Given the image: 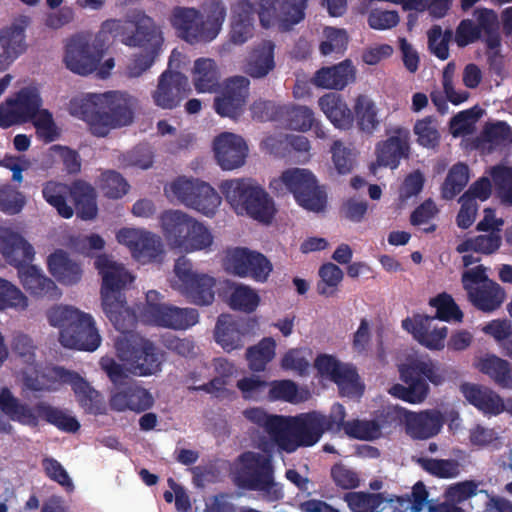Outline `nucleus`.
I'll return each instance as SVG.
<instances>
[{
  "instance_id": "45",
  "label": "nucleus",
  "mask_w": 512,
  "mask_h": 512,
  "mask_svg": "<svg viewBox=\"0 0 512 512\" xmlns=\"http://www.w3.org/2000/svg\"><path fill=\"white\" fill-rule=\"evenodd\" d=\"M475 237H470L459 243L456 251L460 254L475 252L483 255H491L499 250L502 244V234L485 232Z\"/></svg>"
},
{
  "instance_id": "36",
  "label": "nucleus",
  "mask_w": 512,
  "mask_h": 512,
  "mask_svg": "<svg viewBox=\"0 0 512 512\" xmlns=\"http://www.w3.org/2000/svg\"><path fill=\"white\" fill-rule=\"evenodd\" d=\"M318 103L320 109L336 128L348 130L352 127L354 115L339 94L327 93L319 98Z\"/></svg>"
},
{
  "instance_id": "32",
  "label": "nucleus",
  "mask_w": 512,
  "mask_h": 512,
  "mask_svg": "<svg viewBox=\"0 0 512 512\" xmlns=\"http://www.w3.org/2000/svg\"><path fill=\"white\" fill-rule=\"evenodd\" d=\"M193 221L194 218L179 210H168L161 214L162 232L171 247L181 248Z\"/></svg>"
},
{
  "instance_id": "23",
  "label": "nucleus",
  "mask_w": 512,
  "mask_h": 512,
  "mask_svg": "<svg viewBox=\"0 0 512 512\" xmlns=\"http://www.w3.org/2000/svg\"><path fill=\"white\" fill-rule=\"evenodd\" d=\"M435 317L429 315L415 314L412 318L402 320V327L411 333L419 344L429 350L439 351L445 346V339L448 335L446 326L436 327L433 325Z\"/></svg>"
},
{
  "instance_id": "14",
  "label": "nucleus",
  "mask_w": 512,
  "mask_h": 512,
  "mask_svg": "<svg viewBox=\"0 0 512 512\" xmlns=\"http://www.w3.org/2000/svg\"><path fill=\"white\" fill-rule=\"evenodd\" d=\"M159 293L150 290L146 294V305L141 311L142 320L148 324L185 330L194 326L199 321V313L194 308H180L177 306L154 303L158 300Z\"/></svg>"
},
{
  "instance_id": "31",
  "label": "nucleus",
  "mask_w": 512,
  "mask_h": 512,
  "mask_svg": "<svg viewBox=\"0 0 512 512\" xmlns=\"http://www.w3.org/2000/svg\"><path fill=\"white\" fill-rule=\"evenodd\" d=\"M100 365L113 384L111 396L112 408L118 411L126 410L128 407V394L126 390L128 376L126 364H120L110 357H103L100 361Z\"/></svg>"
},
{
  "instance_id": "26",
  "label": "nucleus",
  "mask_w": 512,
  "mask_h": 512,
  "mask_svg": "<svg viewBox=\"0 0 512 512\" xmlns=\"http://www.w3.org/2000/svg\"><path fill=\"white\" fill-rule=\"evenodd\" d=\"M324 431L321 426V420L318 418V412L302 414L291 419L290 424V444L294 451L299 446L310 447L316 444Z\"/></svg>"
},
{
  "instance_id": "62",
  "label": "nucleus",
  "mask_w": 512,
  "mask_h": 512,
  "mask_svg": "<svg viewBox=\"0 0 512 512\" xmlns=\"http://www.w3.org/2000/svg\"><path fill=\"white\" fill-rule=\"evenodd\" d=\"M413 132L417 136V143L424 148H435L439 145L440 133L437 128V122L432 116H426L417 120L413 127Z\"/></svg>"
},
{
  "instance_id": "16",
  "label": "nucleus",
  "mask_w": 512,
  "mask_h": 512,
  "mask_svg": "<svg viewBox=\"0 0 512 512\" xmlns=\"http://www.w3.org/2000/svg\"><path fill=\"white\" fill-rule=\"evenodd\" d=\"M225 266L230 273L242 278L250 277L257 282H265L272 271V264L266 256L245 247L229 251Z\"/></svg>"
},
{
  "instance_id": "63",
  "label": "nucleus",
  "mask_w": 512,
  "mask_h": 512,
  "mask_svg": "<svg viewBox=\"0 0 512 512\" xmlns=\"http://www.w3.org/2000/svg\"><path fill=\"white\" fill-rule=\"evenodd\" d=\"M318 273L321 281L317 284V292L326 297L333 296L343 279V271L336 264L328 262L320 267Z\"/></svg>"
},
{
  "instance_id": "61",
  "label": "nucleus",
  "mask_w": 512,
  "mask_h": 512,
  "mask_svg": "<svg viewBox=\"0 0 512 512\" xmlns=\"http://www.w3.org/2000/svg\"><path fill=\"white\" fill-rule=\"evenodd\" d=\"M212 243L213 236L210 230L194 219L189 235L182 242L180 249L186 252L200 251L210 248Z\"/></svg>"
},
{
  "instance_id": "10",
  "label": "nucleus",
  "mask_w": 512,
  "mask_h": 512,
  "mask_svg": "<svg viewBox=\"0 0 512 512\" xmlns=\"http://www.w3.org/2000/svg\"><path fill=\"white\" fill-rule=\"evenodd\" d=\"M400 379L404 384L396 383L389 393L410 404L422 403L429 394L427 381L439 385L444 377L431 360H412L399 367Z\"/></svg>"
},
{
  "instance_id": "43",
  "label": "nucleus",
  "mask_w": 512,
  "mask_h": 512,
  "mask_svg": "<svg viewBox=\"0 0 512 512\" xmlns=\"http://www.w3.org/2000/svg\"><path fill=\"white\" fill-rule=\"evenodd\" d=\"M193 84L198 93H213L220 87L219 72L214 60L199 58L194 63Z\"/></svg>"
},
{
  "instance_id": "25",
  "label": "nucleus",
  "mask_w": 512,
  "mask_h": 512,
  "mask_svg": "<svg viewBox=\"0 0 512 512\" xmlns=\"http://www.w3.org/2000/svg\"><path fill=\"white\" fill-rule=\"evenodd\" d=\"M443 423V416L438 410L407 411L405 432L414 440H427L440 432Z\"/></svg>"
},
{
  "instance_id": "41",
  "label": "nucleus",
  "mask_w": 512,
  "mask_h": 512,
  "mask_svg": "<svg viewBox=\"0 0 512 512\" xmlns=\"http://www.w3.org/2000/svg\"><path fill=\"white\" fill-rule=\"evenodd\" d=\"M279 121L290 130L307 132L315 124V115L312 109L302 105H283L278 109Z\"/></svg>"
},
{
  "instance_id": "17",
  "label": "nucleus",
  "mask_w": 512,
  "mask_h": 512,
  "mask_svg": "<svg viewBox=\"0 0 512 512\" xmlns=\"http://www.w3.org/2000/svg\"><path fill=\"white\" fill-rule=\"evenodd\" d=\"M410 131L404 127L392 128L388 137L376 144V161L371 163L370 170L375 173L377 167L396 169L402 159L410 156Z\"/></svg>"
},
{
  "instance_id": "5",
  "label": "nucleus",
  "mask_w": 512,
  "mask_h": 512,
  "mask_svg": "<svg viewBox=\"0 0 512 512\" xmlns=\"http://www.w3.org/2000/svg\"><path fill=\"white\" fill-rule=\"evenodd\" d=\"M219 189L237 213H246L263 223L273 219L276 212L274 202L256 181L250 178L224 180Z\"/></svg>"
},
{
  "instance_id": "56",
  "label": "nucleus",
  "mask_w": 512,
  "mask_h": 512,
  "mask_svg": "<svg viewBox=\"0 0 512 512\" xmlns=\"http://www.w3.org/2000/svg\"><path fill=\"white\" fill-rule=\"evenodd\" d=\"M429 305L436 309V314L433 316L435 320L438 319L445 322H461L463 320V312L453 297L446 292L430 298Z\"/></svg>"
},
{
  "instance_id": "44",
  "label": "nucleus",
  "mask_w": 512,
  "mask_h": 512,
  "mask_svg": "<svg viewBox=\"0 0 512 512\" xmlns=\"http://www.w3.org/2000/svg\"><path fill=\"white\" fill-rule=\"evenodd\" d=\"M482 481L476 480H465L461 482H457L451 486L446 491V497L449 501L455 502L457 504H461L464 501L471 499L474 496H478L480 494L485 497V504L490 506L492 503L498 505L500 502L499 498L491 496L488 494L486 490L480 489L479 486L482 485Z\"/></svg>"
},
{
  "instance_id": "12",
  "label": "nucleus",
  "mask_w": 512,
  "mask_h": 512,
  "mask_svg": "<svg viewBox=\"0 0 512 512\" xmlns=\"http://www.w3.org/2000/svg\"><path fill=\"white\" fill-rule=\"evenodd\" d=\"M283 184L303 208L319 212L326 207V192L318 185L315 175L308 169L290 168L282 172L279 180L271 182L274 189Z\"/></svg>"
},
{
  "instance_id": "29",
  "label": "nucleus",
  "mask_w": 512,
  "mask_h": 512,
  "mask_svg": "<svg viewBox=\"0 0 512 512\" xmlns=\"http://www.w3.org/2000/svg\"><path fill=\"white\" fill-rule=\"evenodd\" d=\"M130 252L141 264L157 261L163 253L161 238L145 230L130 228Z\"/></svg>"
},
{
  "instance_id": "2",
  "label": "nucleus",
  "mask_w": 512,
  "mask_h": 512,
  "mask_svg": "<svg viewBox=\"0 0 512 512\" xmlns=\"http://www.w3.org/2000/svg\"><path fill=\"white\" fill-rule=\"evenodd\" d=\"M226 15L227 8L222 0H205L200 9L175 7L171 24L185 42L209 43L219 35Z\"/></svg>"
},
{
  "instance_id": "40",
  "label": "nucleus",
  "mask_w": 512,
  "mask_h": 512,
  "mask_svg": "<svg viewBox=\"0 0 512 512\" xmlns=\"http://www.w3.org/2000/svg\"><path fill=\"white\" fill-rule=\"evenodd\" d=\"M215 341L227 352L244 346V332L230 316L220 315L215 326Z\"/></svg>"
},
{
  "instance_id": "27",
  "label": "nucleus",
  "mask_w": 512,
  "mask_h": 512,
  "mask_svg": "<svg viewBox=\"0 0 512 512\" xmlns=\"http://www.w3.org/2000/svg\"><path fill=\"white\" fill-rule=\"evenodd\" d=\"M230 40L241 45L252 38L256 9L250 0H238L231 8Z\"/></svg>"
},
{
  "instance_id": "33",
  "label": "nucleus",
  "mask_w": 512,
  "mask_h": 512,
  "mask_svg": "<svg viewBox=\"0 0 512 512\" xmlns=\"http://www.w3.org/2000/svg\"><path fill=\"white\" fill-rule=\"evenodd\" d=\"M355 79V69L348 59L331 67H322L314 77L313 83L317 87L342 90Z\"/></svg>"
},
{
  "instance_id": "28",
  "label": "nucleus",
  "mask_w": 512,
  "mask_h": 512,
  "mask_svg": "<svg viewBox=\"0 0 512 512\" xmlns=\"http://www.w3.org/2000/svg\"><path fill=\"white\" fill-rule=\"evenodd\" d=\"M0 252L5 260L17 267L30 261L34 256L32 246L17 232L0 227Z\"/></svg>"
},
{
  "instance_id": "53",
  "label": "nucleus",
  "mask_w": 512,
  "mask_h": 512,
  "mask_svg": "<svg viewBox=\"0 0 512 512\" xmlns=\"http://www.w3.org/2000/svg\"><path fill=\"white\" fill-rule=\"evenodd\" d=\"M360 378L356 368L350 364H344L335 375L334 382L342 397H359L363 394L364 387L360 383Z\"/></svg>"
},
{
  "instance_id": "35",
  "label": "nucleus",
  "mask_w": 512,
  "mask_h": 512,
  "mask_svg": "<svg viewBox=\"0 0 512 512\" xmlns=\"http://www.w3.org/2000/svg\"><path fill=\"white\" fill-rule=\"evenodd\" d=\"M48 268L52 276L62 285L77 284L82 277V268L63 250H57L48 258Z\"/></svg>"
},
{
  "instance_id": "64",
  "label": "nucleus",
  "mask_w": 512,
  "mask_h": 512,
  "mask_svg": "<svg viewBox=\"0 0 512 512\" xmlns=\"http://www.w3.org/2000/svg\"><path fill=\"white\" fill-rule=\"evenodd\" d=\"M452 38V31H442L441 26L434 25L428 31V48L430 52L440 60L449 57V42Z\"/></svg>"
},
{
  "instance_id": "47",
  "label": "nucleus",
  "mask_w": 512,
  "mask_h": 512,
  "mask_svg": "<svg viewBox=\"0 0 512 512\" xmlns=\"http://www.w3.org/2000/svg\"><path fill=\"white\" fill-rule=\"evenodd\" d=\"M354 114L358 129L367 135L373 134L380 124L376 105L366 95L360 94L357 96L354 104Z\"/></svg>"
},
{
  "instance_id": "4",
  "label": "nucleus",
  "mask_w": 512,
  "mask_h": 512,
  "mask_svg": "<svg viewBox=\"0 0 512 512\" xmlns=\"http://www.w3.org/2000/svg\"><path fill=\"white\" fill-rule=\"evenodd\" d=\"M63 62L71 72L86 76L95 74L106 79L115 67V60L96 44L90 34L78 33L65 42Z\"/></svg>"
},
{
  "instance_id": "13",
  "label": "nucleus",
  "mask_w": 512,
  "mask_h": 512,
  "mask_svg": "<svg viewBox=\"0 0 512 512\" xmlns=\"http://www.w3.org/2000/svg\"><path fill=\"white\" fill-rule=\"evenodd\" d=\"M240 464L236 473L239 487L251 491L270 493L276 486L272 456L246 451L238 456Z\"/></svg>"
},
{
  "instance_id": "50",
  "label": "nucleus",
  "mask_w": 512,
  "mask_h": 512,
  "mask_svg": "<svg viewBox=\"0 0 512 512\" xmlns=\"http://www.w3.org/2000/svg\"><path fill=\"white\" fill-rule=\"evenodd\" d=\"M308 0H281L278 5L275 21L283 30H290L305 17Z\"/></svg>"
},
{
  "instance_id": "55",
  "label": "nucleus",
  "mask_w": 512,
  "mask_h": 512,
  "mask_svg": "<svg viewBox=\"0 0 512 512\" xmlns=\"http://www.w3.org/2000/svg\"><path fill=\"white\" fill-rule=\"evenodd\" d=\"M290 424L288 418L270 415L263 428L282 450L289 453L294 451L290 444Z\"/></svg>"
},
{
  "instance_id": "30",
  "label": "nucleus",
  "mask_w": 512,
  "mask_h": 512,
  "mask_svg": "<svg viewBox=\"0 0 512 512\" xmlns=\"http://www.w3.org/2000/svg\"><path fill=\"white\" fill-rule=\"evenodd\" d=\"M18 276L23 287L30 294L40 297L57 299L61 291L53 280L48 278L43 271L35 265H21L18 268Z\"/></svg>"
},
{
  "instance_id": "46",
  "label": "nucleus",
  "mask_w": 512,
  "mask_h": 512,
  "mask_svg": "<svg viewBox=\"0 0 512 512\" xmlns=\"http://www.w3.org/2000/svg\"><path fill=\"white\" fill-rule=\"evenodd\" d=\"M477 22L484 34L481 39L485 42L487 51H498L501 47V35L497 14L487 8L477 9L474 12Z\"/></svg>"
},
{
  "instance_id": "11",
  "label": "nucleus",
  "mask_w": 512,
  "mask_h": 512,
  "mask_svg": "<svg viewBox=\"0 0 512 512\" xmlns=\"http://www.w3.org/2000/svg\"><path fill=\"white\" fill-rule=\"evenodd\" d=\"M175 280L172 287L188 302L197 306L211 305L215 299L216 279L205 273L193 271L192 262L185 256L174 264Z\"/></svg>"
},
{
  "instance_id": "37",
  "label": "nucleus",
  "mask_w": 512,
  "mask_h": 512,
  "mask_svg": "<svg viewBox=\"0 0 512 512\" xmlns=\"http://www.w3.org/2000/svg\"><path fill=\"white\" fill-rule=\"evenodd\" d=\"M275 44L265 40L257 45L250 53L245 65V73L252 78L266 77L275 68Z\"/></svg>"
},
{
  "instance_id": "8",
  "label": "nucleus",
  "mask_w": 512,
  "mask_h": 512,
  "mask_svg": "<svg viewBox=\"0 0 512 512\" xmlns=\"http://www.w3.org/2000/svg\"><path fill=\"white\" fill-rule=\"evenodd\" d=\"M95 266L102 276V306L106 316L119 331L126 328V300L122 289L125 285L126 271L107 255H100Z\"/></svg>"
},
{
  "instance_id": "21",
  "label": "nucleus",
  "mask_w": 512,
  "mask_h": 512,
  "mask_svg": "<svg viewBox=\"0 0 512 512\" xmlns=\"http://www.w3.org/2000/svg\"><path fill=\"white\" fill-rule=\"evenodd\" d=\"M164 354L149 339L130 330V373L149 376L161 370Z\"/></svg>"
},
{
  "instance_id": "19",
  "label": "nucleus",
  "mask_w": 512,
  "mask_h": 512,
  "mask_svg": "<svg viewBox=\"0 0 512 512\" xmlns=\"http://www.w3.org/2000/svg\"><path fill=\"white\" fill-rule=\"evenodd\" d=\"M41 107L36 88H24L0 105V127L8 128L33 118Z\"/></svg>"
},
{
  "instance_id": "7",
  "label": "nucleus",
  "mask_w": 512,
  "mask_h": 512,
  "mask_svg": "<svg viewBox=\"0 0 512 512\" xmlns=\"http://www.w3.org/2000/svg\"><path fill=\"white\" fill-rule=\"evenodd\" d=\"M19 377L23 385L32 391H53L58 389V382L68 383L72 386L81 406L89 411L99 401L98 392L84 378L60 367L43 373L34 362H31L21 370Z\"/></svg>"
},
{
  "instance_id": "39",
  "label": "nucleus",
  "mask_w": 512,
  "mask_h": 512,
  "mask_svg": "<svg viewBox=\"0 0 512 512\" xmlns=\"http://www.w3.org/2000/svg\"><path fill=\"white\" fill-rule=\"evenodd\" d=\"M475 367L489 376L501 388L512 389V369L510 363L494 354L480 358Z\"/></svg>"
},
{
  "instance_id": "57",
  "label": "nucleus",
  "mask_w": 512,
  "mask_h": 512,
  "mask_svg": "<svg viewBox=\"0 0 512 512\" xmlns=\"http://www.w3.org/2000/svg\"><path fill=\"white\" fill-rule=\"evenodd\" d=\"M260 303V296L249 286L239 284L236 285L230 296L229 305L233 310L245 313L254 312Z\"/></svg>"
},
{
  "instance_id": "6",
  "label": "nucleus",
  "mask_w": 512,
  "mask_h": 512,
  "mask_svg": "<svg viewBox=\"0 0 512 512\" xmlns=\"http://www.w3.org/2000/svg\"><path fill=\"white\" fill-rule=\"evenodd\" d=\"M130 78L139 77L149 70L160 55L164 42L163 33L155 21L145 13L137 11L130 15Z\"/></svg>"
},
{
  "instance_id": "1",
  "label": "nucleus",
  "mask_w": 512,
  "mask_h": 512,
  "mask_svg": "<svg viewBox=\"0 0 512 512\" xmlns=\"http://www.w3.org/2000/svg\"><path fill=\"white\" fill-rule=\"evenodd\" d=\"M69 113L84 121L91 133L104 137L128 120V95L124 91L83 93L72 98Z\"/></svg>"
},
{
  "instance_id": "54",
  "label": "nucleus",
  "mask_w": 512,
  "mask_h": 512,
  "mask_svg": "<svg viewBox=\"0 0 512 512\" xmlns=\"http://www.w3.org/2000/svg\"><path fill=\"white\" fill-rule=\"evenodd\" d=\"M28 297L12 282L0 278V312L8 309L22 312L28 308Z\"/></svg>"
},
{
  "instance_id": "3",
  "label": "nucleus",
  "mask_w": 512,
  "mask_h": 512,
  "mask_svg": "<svg viewBox=\"0 0 512 512\" xmlns=\"http://www.w3.org/2000/svg\"><path fill=\"white\" fill-rule=\"evenodd\" d=\"M51 326L59 328V342L68 349L94 352L102 342L91 314L72 306H55L47 312Z\"/></svg>"
},
{
  "instance_id": "24",
  "label": "nucleus",
  "mask_w": 512,
  "mask_h": 512,
  "mask_svg": "<svg viewBox=\"0 0 512 512\" xmlns=\"http://www.w3.org/2000/svg\"><path fill=\"white\" fill-rule=\"evenodd\" d=\"M217 163L223 170L241 167L246 160L248 147L244 139L230 132H223L213 142Z\"/></svg>"
},
{
  "instance_id": "59",
  "label": "nucleus",
  "mask_w": 512,
  "mask_h": 512,
  "mask_svg": "<svg viewBox=\"0 0 512 512\" xmlns=\"http://www.w3.org/2000/svg\"><path fill=\"white\" fill-rule=\"evenodd\" d=\"M40 419H45L61 430L66 432H75L79 428V422L69 413L54 408L44 402L38 404Z\"/></svg>"
},
{
  "instance_id": "48",
  "label": "nucleus",
  "mask_w": 512,
  "mask_h": 512,
  "mask_svg": "<svg viewBox=\"0 0 512 512\" xmlns=\"http://www.w3.org/2000/svg\"><path fill=\"white\" fill-rule=\"evenodd\" d=\"M414 461L425 472L441 479L455 478L461 472V464L457 459L418 457Z\"/></svg>"
},
{
  "instance_id": "51",
  "label": "nucleus",
  "mask_w": 512,
  "mask_h": 512,
  "mask_svg": "<svg viewBox=\"0 0 512 512\" xmlns=\"http://www.w3.org/2000/svg\"><path fill=\"white\" fill-rule=\"evenodd\" d=\"M276 343L273 338H263L257 345L249 347L246 352L249 369L262 372L275 356Z\"/></svg>"
},
{
  "instance_id": "15",
  "label": "nucleus",
  "mask_w": 512,
  "mask_h": 512,
  "mask_svg": "<svg viewBox=\"0 0 512 512\" xmlns=\"http://www.w3.org/2000/svg\"><path fill=\"white\" fill-rule=\"evenodd\" d=\"M170 191L185 206L207 217L215 215L221 197L208 183L198 179L177 178L170 184Z\"/></svg>"
},
{
  "instance_id": "38",
  "label": "nucleus",
  "mask_w": 512,
  "mask_h": 512,
  "mask_svg": "<svg viewBox=\"0 0 512 512\" xmlns=\"http://www.w3.org/2000/svg\"><path fill=\"white\" fill-rule=\"evenodd\" d=\"M469 302L482 312L497 310L505 300V290L495 281H488L484 285L467 293Z\"/></svg>"
},
{
  "instance_id": "34",
  "label": "nucleus",
  "mask_w": 512,
  "mask_h": 512,
  "mask_svg": "<svg viewBox=\"0 0 512 512\" xmlns=\"http://www.w3.org/2000/svg\"><path fill=\"white\" fill-rule=\"evenodd\" d=\"M461 392L471 405L484 414L498 415L505 409L501 397L486 387L464 383L461 385Z\"/></svg>"
},
{
  "instance_id": "18",
  "label": "nucleus",
  "mask_w": 512,
  "mask_h": 512,
  "mask_svg": "<svg viewBox=\"0 0 512 512\" xmlns=\"http://www.w3.org/2000/svg\"><path fill=\"white\" fill-rule=\"evenodd\" d=\"M30 24L31 17L21 14L0 29V72L6 71L27 50L26 29Z\"/></svg>"
},
{
  "instance_id": "9",
  "label": "nucleus",
  "mask_w": 512,
  "mask_h": 512,
  "mask_svg": "<svg viewBox=\"0 0 512 512\" xmlns=\"http://www.w3.org/2000/svg\"><path fill=\"white\" fill-rule=\"evenodd\" d=\"M42 195L63 218H71L74 214L73 207L67 202L68 195L73 200L80 218L90 220L97 215L96 194L86 182L77 181L69 187L62 182L50 180L43 184Z\"/></svg>"
},
{
  "instance_id": "60",
  "label": "nucleus",
  "mask_w": 512,
  "mask_h": 512,
  "mask_svg": "<svg viewBox=\"0 0 512 512\" xmlns=\"http://www.w3.org/2000/svg\"><path fill=\"white\" fill-rule=\"evenodd\" d=\"M490 175L501 203L512 206V167L494 166Z\"/></svg>"
},
{
  "instance_id": "58",
  "label": "nucleus",
  "mask_w": 512,
  "mask_h": 512,
  "mask_svg": "<svg viewBox=\"0 0 512 512\" xmlns=\"http://www.w3.org/2000/svg\"><path fill=\"white\" fill-rule=\"evenodd\" d=\"M343 499L352 512H375L384 502L381 493L362 491L345 493Z\"/></svg>"
},
{
  "instance_id": "52",
  "label": "nucleus",
  "mask_w": 512,
  "mask_h": 512,
  "mask_svg": "<svg viewBox=\"0 0 512 512\" xmlns=\"http://www.w3.org/2000/svg\"><path fill=\"white\" fill-rule=\"evenodd\" d=\"M126 24V20L119 19H108L101 24L94 39L105 54H107V49L113 42L118 40L125 42L128 34Z\"/></svg>"
},
{
  "instance_id": "22",
  "label": "nucleus",
  "mask_w": 512,
  "mask_h": 512,
  "mask_svg": "<svg viewBox=\"0 0 512 512\" xmlns=\"http://www.w3.org/2000/svg\"><path fill=\"white\" fill-rule=\"evenodd\" d=\"M188 77L181 72L165 70L159 77L152 97L154 103L162 109H174L190 93Z\"/></svg>"
},
{
  "instance_id": "20",
  "label": "nucleus",
  "mask_w": 512,
  "mask_h": 512,
  "mask_svg": "<svg viewBox=\"0 0 512 512\" xmlns=\"http://www.w3.org/2000/svg\"><path fill=\"white\" fill-rule=\"evenodd\" d=\"M250 81L245 76L227 79L218 96L214 99V109L221 117L237 119L245 109L249 96Z\"/></svg>"
},
{
  "instance_id": "42",
  "label": "nucleus",
  "mask_w": 512,
  "mask_h": 512,
  "mask_svg": "<svg viewBox=\"0 0 512 512\" xmlns=\"http://www.w3.org/2000/svg\"><path fill=\"white\" fill-rule=\"evenodd\" d=\"M0 410L12 421L34 427L40 420L38 404L34 407L21 402L12 392L0 401Z\"/></svg>"
},
{
  "instance_id": "49",
  "label": "nucleus",
  "mask_w": 512,
  "mask_h": 512,
  "mask_svg": "<svg viewBox=\"0 0 512 512\" xmlns=\"http://www.w3.org/2000/svg\"><path fill=\"white\" fill-rule=\"evenodd\" d=\"M469 181V167L463 162L454 164L448 171L441 187V196L445 200L454 199Z\"/></svg>"
}]
</instances>
